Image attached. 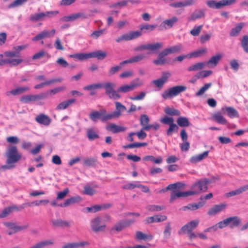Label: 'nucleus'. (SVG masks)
<instances>
[{
    "mask_svg": "<svg viewBox=\"0 0 248 248\" xmlns=\"http://www.w3.org/2000/svg\"><path fill=\"white\" fill-rule=\"evenodd\" d=\"M7 157L6 164H15L19 161L22 157L21 154L19 153L17 147L15 145L11 146L8 149L6 153Z\"/></svg>",
    "mask_w": 248,
    "mask_h": 248,
    "instance_id": "obj_1",
    "label": "nucleus"
},
{
    "mask_svg": "<svg viewBox=\"0 0 248 248\" xmlns=\"http://www.w3.org/2000/svg\"><path fill=\"white\" fill-rule=\"evenodd\" d=\"M242 222L241 218L237 216L228 217L218 222L219 229L229 226L231 229L238 227Z\"/></svg>",
    "mask_w": 248,
    "mask_h": 248,
    "instance_id": "obj_2",
    "label": "nucleus"
},
{
    "mask_svg": "<svg viewBox=\"0 0 248 248\" xmlns=\"http://www.w3.org/2000/svg\"><path fill=\"white\" fill-rule=\"evenodd\" d=\"M59 13L58 11H50L45 12H39L31 15L30 16V21L36 22L40 20H45L47 18H51Z\"/></svg>",
    "mask_w": 248,
    "mask_h": 248,
    "instance_id": "obj_3",
    "label": "nucleus"
},
{
    "mask_svg": "<svg viewBox=\"0 0 248 248\" xmlns=\"http://www.w3.org/2000/svg\"><path fill=\"white\" fill-rule=\"evenodd\" d=\"M210 183V180L203 179L195 183L191 187V195L199 194L202 192H205L208 189L207 185Z\"/></svg>",
    "mask_w": 248,
    "mask_h": 248,
    "instance_id": "obj_4",
    "label": "nucleus"
},
{
    "mask_svg": "<svg viewBox=\"0 0 248 248\" xmlns=\"http://www.w3.org/2000/svg\"><path fill=\"white\" fill-rule=\"evenodd\" d=\"M186 87L185 86L179 85L170 88L165 90L162 94V97L165 99L173 98L177 96L181 93L185 92Z\"/></svg>",
    "mask_w": 248,
    "mask_h": 248,
    "instance_id": "obj_5",
    "label": "nucleus"
},
{
    "mask_svg": "<svg viewBox=\"0 0 248 248\" xmlns=\"http://www.w3.org/2000/svg\"><path fill=\"white\" fill-rule=\"evenodd\" d=\"M162 47V43L156 42L138 46L134 48V50L135 51H142L145 50H149L150 51L147 53V54H150L151 52L157 51L158 50L161 48Z\"/></svg>",
    "mask_w": 248,
    "mask_h": 248,
    "instance_id": "obj_6",
    "label": "nucleus"
},
{
    "mask_svg": "<svg viewBox=\"0 0 248 248\" xmlns=\"http://www.w3.org/2000/svg\"><path fill=\"white\" fill-rule=\"evenodd\" d=\"M161 123L164 124L169 125V127L166 131L168 136H171L173 132H177L178 130V126L174 123L172 117L165 116L160 120Z\"/></svg>",
    "mask_w": 248,
    "mask_h": 248,
    "instance_id": "obj_7",
    "label": "nucleus"
},
{
    "mask_svg": "<svg viewBox=\"0 0 248 248\" xmlns=\"http://www.w3.org/2000/svg\"><path fill=\"white\" fill-rule=\"evenodd\" d=\"M109 113H107L105 109H101L100 111H93L89 114L90 119L93 122H96L97 119H100L102 122L110 120L107 116Z\"/></svg>",
    "mask_w": 248,
    "mask_h": 248,
    "instance_id": "obj_8",
    "label": "nucleus"
},
{
    "mask_svg": "<svg viewBox=\"0 0 248 248\" xmlns=\"http://www.w3.org/2000/svg\"><path fill=\"white\" fill-rule=\"evenodd\" d=\"M92 230L95 232H103L105 230L106 225L102 222L100 217H96L91 221Z\"/></svg>",
    "mask_w": 248,
    "mask_h": 248,
    "instance_id": "obj_9",
    "label": "nucleus"
},
{
    "mask_svg": "<svg viewBox=\"0 0 248 248\" xmlns=\"http://www.w3.org/2000/svg\"><path fill=\"white\" fill-rule=\"evenodd\" d=\"M199 220L195 219L188 222L184 225L179 231V234L187 233L193 231L199 225Z\"/></svg>",
    "mask_w": 248,
    "mask_h": 248,
    "instance_id": "obj_10",
    "label": "nucleus"
},
{
    "mask_svg": "<svg viewBox=\"0 0 248 248\" xmlns=\"http://www.w3.org/2000/svg\"><path fill=\"white\" fill-rule=\"evenodd\" d=\"M141 31H130L128 33L124 34L120 37H118L116 41L119 43L123 41H127L133 39H136L141 35Z\"/></svg>",
    "mask_w": 248,
    "mask_h": 248,
    "instance_id": "obj_11",
    "label": "nucleus"
},
{
    "mask_svg": "<svg viewBox=\"0 0 248 248\" xmlns=\"http://www.w3.org/2000/svg\"><path fill=\"white\" fill-rule=\"evenodd\" d=\"M135 222L134 220H121L116 223L111 229V231L120 232Z\"/></svg>",
    "mask_w": 248,
    "mask_h": 248,
    "instance_id": "obj_12",
    "label": "nucleus"
},
{
    "mask_svg": "<svg viewBox=\"0 0 248 248\" xmlns=\"http://www.w3.org/2000/svg\"><path fill=\"white\" fill-rule=\"evenodd\" d=\"M116 110L109 113L108 118L111 120L119 118L122 115V112L126 110V107L119 102H115Z\"/></svg>",
    "mask_w": 248,
    "mask_h": 248,
    "instance_id": "obj_13",
    "label": "nucleus"
},
{
    "mask_svg": "<svg viewBox=\"0 0 248 248\" xmlns=\"http://www.w3.org/2000/svg\"><path fill=\"white\" fill-rule=\"evenodd\" d=\"M46 97L45 93H42L37 95H27L22 96L20 101L24 103H28L31 101H35L44 99Z\"/></svg>",
    "mask_w": 248,
    "mask_h": 248,
    "instance_id": "obj_14",
    "label": "nucleus"
},
{
    "mask_svg": "<svg viewBox=\"0 0 248 248\" xmlns=\"http://www.w3.org/2000/svg\"><path fill=\"white\" fill-rule=\"evenodd\" d=\"M189 196H191L190 191L182 192L179 190H173L171 192L170 202H172L178 198L186 197Z\"/></svg>",
    "mask_w": 248,
    "mask_h": 248,
    "instance_id": "obj_15",
    "label": "nucleus"
},
{
    "mask_svg": "<svg viewBox=\"0 0 248 248\" xmlns=\"http://www.w3.org/2000/svg\"><path fill=\"white\" fill-rule=\"evenodd\" d=\"M35 120L38 123L45 126L49 125L51 122V119L49 116L42 113L37 115Z\"/></svg>",
    "mask_w": 248,
    "mask_h": 248,
    "instance_id": "obj_16",
    "label": "nucleus"
},
{
    "mask_svg": "<svg viewBox=\"0 0 248 248\" xmlns=\"http://www.w3.org/2000/svg\"><path fill=\"white\" fill-rule=\"evenodd\" d=\"M168 55L164 50L158 55L156 59L153 61V63L157 65H163L168 63L165 56Z\"/></svg>",
    "mask_w": 248,
    "mask_h": 248,
    "instance_id": "obj_17",
    "label": "nucleus"
},
{
    "mask_svg": "<svg viewBox=\"0 0 248 248\" xmlns=\"http://www.w3.org/2000/svg\"><path fill=\"white\" fill-rule=\"evenodd\" d=\"M226 205L225 204H220L216 205L213 207L211 208L207 212V214L209 216H215L226 208Z\"/></svg>",
    "mask_w": 248,
    "mask_h": 248,
    "instance_id": "obj_18",
    "label": "nucleus"
},
{
    "mask_svg": "<svg viewBox=\"0 0 248 248\" xmlns=\"http://www.w3.org/2000/svg\"><path fill=\"white\" fill-rule=\"evenodd\" d=\"M29 90L28 87H20L11 91H7L5 94L7 96L10 97L11 95H17L21 94Z\"/></svg>",
    "mask_w": 248,
    "mask_h": 248,
    "instance_id": "obj_19",
    "label": "nucleus"
},
{
    "mask_svg": "<svg viewBox=\"0 0 248 248\" xmlns=\"http://www.w3.org/2000/svg\"><path fill=\"white\" fill-rule=\"evenodd\" d=\"M246 24L244 22H240L236 24L235 26L232 28L230 32V36L231 37H236L239 35L243 28L245 26Z\"/></svg>",
    "mask_w": 248,
    "mask_h": 248,
    "instance_id": "obj_20",
    "label": "nucleus"
},
{
    "mask_svg": "<svg viewBox=\"0 0 248 248\" xmlns=\"http://www.w3.org/2000/svg\"><path fill=\"white\" fill-rule=\"evenodd\" d=\"M167 218V217L165 215H155L147 217L146 222L147 223L160 222L166 220Z\"/></svg>",
    "mask_w": 248,
    "mask_h": 248,
    "instance_id": "obj_21",
    "label": "nucleus"
},
{
    "mask_svg": "<svg viewBox=\"0 0 248 248\" xmlns=\"http://www.w3.org/2000/svg\"><path fill=\"white\" fill-rule=\"evenodd\" d=\"M4 225L9 229H12L14 231V232H20L25 230L29 227V225L28 224L22 226H18L16 225V224L12 222H6L4 223Z\"/></svg>",
    "mask_w": 248,
    "mask_h": 248,
    "instance_id": "obj_22",
    "label": "nucleus"
},
{
    "mask_svg": "<svg viewBox=\"0 0 248 248\" xmlns=\"http://www.w3.org/2000/svg\"><path fill=\"white\" fill-rule=\"evenodd\" d=\"M83 166L87 167H95L98 164L96 157H88L83 159Z\"/></svg>",
    "mask_w": 248,
    "mask_h": 248,
    "instance_id": "obj_23",
    "label": "nucleus"
},
{
    "mask_svg": "<svg viewBox=\"0 0 248 248\" xmlns=\"http://www.w3.org/2000/svg\"><path fill=\"white\" fill-rule=\"evenodd\" d=\"M209 151H206L202 154L192 156L190 157L189 161L192 163H197L207 157Z\"/></svg>",
    "mask_w": 248,
    "mask_h": 248,
    "instance_id": "obj_24",
    "label": "nucleus"
},
{
    "mask_svg": "<svg viewBox=\"0 0 248 248\" xmlns=\"http://www.w3.org/2000/svg\"><path fill=\"white\" fill-rule=\"evenodd\" d=\"M247 190H248V185H246L245 186H243L238 189H236L234 190L231 191L229 192H227L225 193V196L227 198L234 196L235 195H237L239 194H240L241 193H243V192H245Z\"/></svg>",
    "mask_w": 248,
    "mask_h": 248,
    "instance_id": "obj_25",
    "label": "nucleus"
},
{
    "mask_svg": "<svg viewBox=\"0 0 248 248\" xmlns=\"http://www.w3.org/2000/svg\"><path fill=\"white\" fill-rule=\"evenodd\" d=\"M106 129L108 131H111L113 133H117L124 131L126 128L124 126L118 125L115 124H110L106 126Z\"/></svg>",
    "mask_w": 248,
    "mask_h": 248,
    "instance_id": "obj_26",
    "label": "nucleus"
},
{
    "mask_svg": "<svg viewBox=\"0 0 248 248\" xmlns=\"http://www.w3.org/2000/svg\"><path fill=\"white\" fill-rule=\"evenodd\" d=\"M204 205V202H199L198 203H194L192 204H188L186 206H183L180 210L183 211L191 210L194 211L198 209L199 208L202 207Z\"/></svg>",
    "mask_w": 248,
    "mask_h": 248,
    "instance_id": "obj_27",
    "label": "nucleus"
},
{
    "mask_svg": "<svg viewBox=\"0 0 248 248\" xmlns=\"http://www.w3.org/2000/svg\"><path fill=\"white\" fill-rule=\"evenodd\" d=\"M81 198L80 197H74L67 199L63 204L59 205L61 207H67L74 203H77L81 201Z\"/></svg>",
    "mask_w": 248,
    "mask_h": 248,
    "instance_id": "obj_28",
    "label": "nucleus"
},
{
    "mask_svg": "<svg viewBox=\"0 0 248 248\" xmlns=\"http://www.w3.org/2000/svg\"><path fill=\"white\" fill-rule=\"evenodd\" d=\"M76 102V99H71L64 101L60 103L56 108V110H62L66 108L70 105Z\"/></svg>",
    "mask_w": 248,
    "mask_h": 248,
    "instance_id": "obj_29",
    "label": "nucleus"
},
{
    "mask_svg": "<svg viewBox=\"0 0 248 248\" xmlns=\"http://www.w3.org/2000/svg\"><path fill=\"white\" fill-rule=\"evenodd\" d=\"M178 21V18L176 16H173L172 18L167 19L163 21L161 25L163 26L165 29L170 28H171L174 23L177 22Z\"/></svg>",
    "mask_w": 248,
    "mask_h": 248,
    "instance_id": "obj_30",
    "label": "nucleus"
},
{
    "mask_svg": "<svg viewBox=\"0 0 248 248\" xmlns=\"http://www.w3.org/2000/svg\"><path fill=\"white\" fill-rule=\"evenodd\" d=\"M91 58H95L98 60H102L107 56V53L106 51L101 50H97L91 52Z\"/></svg>",
    "mask_w": 248,
    "mask_h": 248,
    "instance_id": "obj_31",
    "label": "nucleus"
},
{
    "mask_svg": "<svg viewBox=\"0 0 248 248\" xmlns=\"http://www.w3.org/2000/svg\"><path fill=\"white\" fill-rule=\"evenodd\" d=\"M221 58L222 55L221 54L214 56L209 59L207 62H206V65H208L210 67H215L217 65Z\"/></svg>",
    "mask_w": 248,
    "mask_h": 248,
    "instance_id": "obj_32",
    "label": "nucleus"
},
{
    "mask_svg": "<svg viewBox=\"0 0 248 248\" xmlns=\"http://www.w3.org/2000/svg\"><path fill=\"white\" fill-rule=\"evenodd\" d=\"M115 87V84L113 82H106L104 83H102V88H104L105 89V94L107 95L114 90Z\"/></svg>",
    "mask_w": 248,
    "mask_h": 248,
    "instance_id": "obj_33",
    "label": "nucleus"
},
{
    "mask_svg": "<svg viewBox=\"0 0 248 248\" xmlns=\"http://www.w3.org/2000/svg\"><path fill=\"white\" fill-rule=\"evenodd\" d=\"M182 48V45L181 44H178L177 45L167 48L164 50L168 55H169L172 53H179L181 51Z\"/></svg>",
    "mask_w": 248,
    "mask_h": 248,
    "instance_id": "obj_34",
    "label": "nucleus"
},
{
    "mask_svg": "<svg viewBox=\"0 0 248 248\" xmlns=\"http://www.w3.org/2000/svg\"><path fill=\"white\" fill-rule=\"evenodd\" d=\"M205 12L203 10H200L198 11L194 12L189 17V21H194L198 19L204 17Z\"/></svg>",
    "mask_w": 248,
    "mask_h": 248,
    "instance_id": "obj_35",
    "label": "nucleus"
},
{
    "mask_svg": "<svg viewBox=\"0 0 248 248\" xmlns=\"http://www.w3.org/2000/svg\"><path fill=\"white\" fill-rule=\"evenodd\" d=\"M54 244L53 240H49L41 241L38 243H36L34 245L30 247V248H44L45 247L52 245Z\"/></svg>",
    "mask_w": 248,
    "mask_h": 248,
    "instance_id": "obj_36",
    "label": "nucleus"
},
{
    "mask_svg": "<svg viewBox=\"0 0 248 248\" xmlns=\"http://www.w3.org/2000/svg\"><path fill=\"white\" fill-rule=\"evenodd\" d=\"M224 109L227 113V115L231 118L235 117L238 118L239 116L238 111L232 107H226Z\"/></svg>",
    "mask_w": 248,
    "mask_h": 248,
    "instance_id": "obj_37",
    "label": "nucleus"
},
{
    "mask_svg": "<svg viewBox=\"0 0 248 248\" xmlns=\"http://www.w3.org/2000/svg\"><path fill=\"white\" fill-rule=\"evenodd\" d=\"M213 118L216 122L220 124H226L227 123V120L220 112L215 113L213 115Z\"/></svg>",
    "mask_w": 248,
    "mask_h": 248,
    "instance_id": "obj_38",
    "label": "nucleus"
},
{
    "mask_svg": "<svg viewBox=\"0 0 248 248\" xmlns=\"http://www.w3.org/2000/svg\"><path fill=\"white\" fill-rule=\"evenodd\" d=\"M91 53H78L70 55L71 58L77 59L80 61H83L91 58Z\"/></svg>",
    "mask_w": 248,
    "mask_h": 248,
    "instance_id": "obj_39",
    "label": "nucleus"
},
{
    "mask_svg": "<svg viewBox=\"0 0 248 248\" xmlns=\"http://www.w3.org/2000/svg\"><path fill=\"white\" fill-rule=\"evenodd\" d=\"M43 57H46L47 59H49L50 58L51 56L46 51L40 50L32 56V59L33 60H38Z\"/></svg>",
    "mask_w": 248,
    "mask_h": 248,
    "instance_id": "obj_40",
    "label": "nucleus"
},
{
    "mask_svg": "<svg viewBox=\"0 0 248 248\" xmlns=\"http://www.w3.org/2000/svg\"><path fill=\"white\" fill-rule=\"evenodd\" d=\"M206 3L207 6L211 8L217 9L222 8L220 0L216 1L214 0H207Z\"/></svg>",
    "mask_w": 248,
    "mask_h": 248,
    "instance_id": "obj_41",
    "label": "nucleus"
},
{
    "mask_svg": "<svg viewBox=\"0 0 248 248\" xmlns=\"http://www.w3.org/2000/svg\"><path fill=\"white\" fill-rule=\"evenodd\" d=\"M206 65V62H198L188 67L187 70L188 71H197L202 69Z\"/></svg>",
    "mask_w": 248,
    "mask_h": 248,
    "instance_id": "obj_42",
    "label": "nucleus"
},
{
    "mask_svg": "<svg viewBox=\"0 0 248 248\" xmlns=\"http://www.w3.org/2000/svg\"><path fill=\"white\" fill-rule=\"evenodd\" d=\"M177 123L181 127H187L190 125L188 118L185 117H180L177 120Z\"/></svg>",
    "mask_w": 248,
    "mask_h": 248,
    "instance_id": "obj_43",
    "label": "nucleus"
},
{
    "mask_svg": "<svg viewBox=\"0 0 248 248\" xmlns=\"http://www.w3.org/2000/svg\"><path fill=\"white\" fill-rule=\"evenodd\" d=\"M143 160L144 161L149 160L157 164H161L162 162V158L161 156L155 158L153 155H146L143 158Z\"/></svg>",
    "mask_w": 248,
    "mask_h": 248,
    "instance_id": "obj_44",
    "label": "nucleus"
},
{
    "mask_svg": "<svg viewBox=\"0 0 248 248\" xmlns=\"http://www.w3.org/2000/svg\"><path fill=\"white\" fill-rule=\"evenodd\" d=\"M61 81L60 79H52L48 81H45L44 82H42L40 84H37L34 86V88L36 89H40L43 88L45 86H48L50 84H53L56 82H60Z\"/></svg>",
    "mask_w": 248,
    "mask_h": 248,
    "instance_id": "obj_45",
    "label": "nucleus"
},
{
    "mask_svg": "<svg viewBox=\"0 0 248 248\" xmlns=\"http://www.w3.org/2000/svg\"><path fill=\"white\" fill-rule=\"evenodd\" d=\"M171 230L170 223L168 222L163 232V237L164 239L167 240L170 238L171 235Z\"/></svg>",
    "mask_w": 248,
    "mask_h": 248,
    "instance_id": "obj_46",
    "label": "nucleus"
},
{
    "mask_svg": "<svg viewBox=\"0 0 248 248\" xmlns=\"http://www.w3.org/2000/svg\"><path fill=\"white\" fill-rule=\"evenodd\" d=\"M52 224L55 226L57 227H69L70 223L67 221L62 220H56L52 221Z\"/></svg>",
    "mask_w": 248,
    "mask_h": 248,
    "instance_id": "obj_47",
    "label": "nucleus"
},
{
    "mask_svg": "<svg viewBox=\"0 0 248 248\" xmlns=\"http://www.w3.org/2000/svg\"><path fill=\"white\" fill-rule=\"evenodd\" d=\"M241 45L244 51L248 53V35H245L242 37Z\"/></svg>",
    "mask_w": 248,
    "mask_h": 248,
    "instance_id": "obj_48",
    "label": "nucleus"
},
{
    "mask_svg": "<svg viewBox=\"0 0 248 248\" xmlns=\"http://www.w3.org/2000/svg\"><path fill=\"white\" fill-rule=\"evenodd\" d=\"M102 89V83H97L86 86L83 90L86 91H93L96 89Z\"/></svg>",
    "mask_w": 248,
    "mask_h": 248,
    "instance_id": "obj_49",
    "label": "nucleus"
},
{
    "mask_svg": "<svg viewBox=\"0 0 248 248\" xmlns=\"http://www.w3.org/2000/svg\"><path fill=\"white\" fill-rule=\"evenodd\" d=\"M130 84L132 85L133 89L134 90L139 87L143 86L144 82L142 80L140 79V78H137L132 80Z\"/></svg>",
    "mask_w": 248,
    "mask_h": 248,
    "instance_id": "obj_50",
    "label": "nucleus"
},
{
    "mask_svg": "<svg viewBox=\"0 0 248 248\" xmlns=\"http://www.w3.org/2000/svg\"><path fill=\"white\" fill-rule=\"evenodd\" d=\"M165 112L167 114L171 116H180L181 114L180 111L178 109L170 108H166Z\"/></svg>",
    "mask_w": 248,
    "mask_h": 248,
    "instance_id": "obj_51",
    "label": "nucleus"
},
{
    "mask_svg": "<svg viewBox=\"0 0 248 248\" xmlns=\"http://www.w3.org/2000/svg\"><path fill=\"white\" fill-rule=\"evenodd\" d=\"M136 238L139 240H145L148 239L151 240L153 239V236L151 235H147L141 232L138 231L136 232Z\"/></svg>",
    "mask_w": 248,
    "mask_h": 248,
    "instance_id": "obj_52",
    "label": "nucleus"
},
{
    "mask_svg": "<svg viewBox=\"0 0 248 248\" xmlns=\"http://www.w3.org/2000/svg\"><path fill=\"white\" fill-rule=\"evenodd\" d=\"M87 137L90 140H94L99 138L97 133L93 129H89L87 131Z\"/></svg>",
    "mask_w": 248,
    "mask_h": 248,
    "instance_id": "obj_53",
    "label": "nucleus"
},
{
    "mask_svg": "<svg viewBox=\"0 0 248 248\" xmlns=\"http://www.w3.org/2000/svg\"><path fill=\"white\" fill-rule=\"evenodd\" d=\"M134 90L132 85L129 84L124 85L118 88V91L122 93H126Z\"/></svg>",
    "mask_w": 248,
    "mask_h": 248,
    "instance_id": "obj_54",
    "label": "nucleus"
},
{
    "mask_svg": "<svg viewBox=\"0 0 248 248\" xmlns=\"http://www.w3.org/2000/svg\"><path fill=\"white\" fill-rule=\"evenodd\" d=\"M119 93H120V92L118 91V89L117 90H114L109 94H108V96L110 99L118 100L121 97Z\"/></svg>",
    "mask_w": 248,
    "mask_h": 248,
    "instance_id": "obj_55",
    "label": "nucleus"
},
{
    "mask_svg": "<svg viewBox=\"0 0 248 248\" xmlns=\"http://www.w3.org/2000/svg\"><path fill=\"white\" fill-rule=\"evenodd\" d=\"M165 206H159V205H149L147 207V209L151 212H157L160 211L165 209Z\"/></svg>",
    "mask_w": 248,
    "mask_h": 248,
    "instance_id": "obj_56",
    "label": "nucleus"
},
{
    "mask_svg": "<svg viewBox=\"0 0 248 248\" xmlns=\"http://www.w3.org/2000/svg\"><path fill=\"white\" fill-rule=\"evenodd\" d=\"M28 0H15L13 2L8 5V8L11 9L20 6L26 3Z\"/></svg>",
    "mask_w": 248,
    "mask_h": 248,
    "instance_id": "obj_57",
    "label": "nucleus"
},
{
    "mask_svg": "<svg viewBox=\"0 0 248 248\" xmlns=\"http://www.w3.org/2000/svg\"><path fill=\"white\" fill-rule=\"evenodd\" d=\"M207 52L206 48H203L202 49H200L199 50L193 52L189 54L188 55V58H191L192 57H198L200 56L202 54L205 53Z\"/></svg>",
    "mask_w": 248,
    "mask_h": 248,
    "instance_id": "obj_58",
    "label": "nucleus"
},
{
    "mask_svg": "<svg viewBox=\"0 0 248 248\" xmlns=\"http://www.w3.org/2000/svg\"><path fill=\"white\" fill-rule=\"evenodd\" d=\"M149 118L147 115L143 114L140 116V124L142 125L143 127H145L147 125H149Z\"/></svg>",
    "mask_w": 248,
    "mask_h": 248,
    "instance_id": "obj_59",
    "label": "nucleus"
},
{
    "mask_svg": "<svg viewBox=\"0 0 248 248\" xmlns=\"http://www.w3.org/2000/svg\"><path fill=\"white\" fill-rule=\"evenodd\" d=\"M122 65H121L120 64L119 65H116L111 67L108 71V76H111L117 73L122 68Z\"/></svg>",
    "mask_w": 248,
    "mask_h": 248,
    "instance_id": "obj_60",
    "label": "nucleus"
},
{
    "mask_svg": "<svg viewBox=\"0 0 248 248\" xmlns=\"http://www.w3.org/2000/svg\"><path fill=\"white\" fill-rule=\"evenodd\" d=\"M185 186V185L182 183H176L175 184H171L167 186V189L169 190H174L176 189L177 187H183Z\"/></svg>",
    "mask_w": 248,
    "mask_h": 248,
    "instance_id": "obj_61",
    "label": "nucleus"
},
{
    "mask_svg": "<svg viewBox=\"0 0 248 248\" xmlns=\"http://www.w3.org/2000/svg\"><path fill=\"white\" fill-rule=\"evenodd\" d=\"M147 145V143L145 142L143 143H134L132 144H127L124 146V148H140L142 146H145Z\"/></svg>",
    "mask_w": 248,
    "mask_h": 248,
    "instance_id": "obj_62",
    "label": "nucleus"
},
{
    "mask_svg": "<svg viewBox=\"0 0 248 248\" xmlns=\"http://www.w3.org/2000/svg\"><path fill=\"white\" fill-rule=\"evenodd\" d=\"M212 86L211 83L205 84L202 87L200 90L196 93L197 96H200L204 93L207 90Z\"/></svg>",
    "mask_w": 248,
    "mask_h": 248,
    "instance_id": "obj_63",
    "label": "nucleus"
},
{
    "mask_svg": "<svg viewBox=\"0 0 248 248\" xmlns=\"http://www.w3.org/2000/svg\"><path fill=\"white\" fill-rule=\"evenodd\" d=\"M171 74L168 71H163L162 73V76L160 78L165 83L171 77Z\"/></svg>",
    "mask_w": 248,
    "mask_h": 248,
    "instance_id": "obj_64",
    "label": "nucleus"
}]
</instances>
